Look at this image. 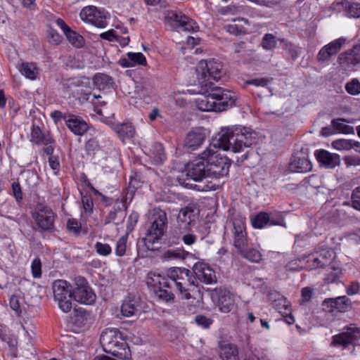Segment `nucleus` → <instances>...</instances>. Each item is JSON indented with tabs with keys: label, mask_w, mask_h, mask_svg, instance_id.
Listing matches in <instances>:
<instances>
[{
	"label": "nucleus",
	"mask_w": 360,
	"mask_h": 360,
	"mask_svg": "<svg viewBox=\"0 0 360 360\" xmlns=\"http://www.w3.org/2000/svg\"><path fill=\"white\" fill-rule=\"evenodd\" d=\"M219 138L210 146L224 150L240 153L251 148L257 142V134L252 129L241 125L222 127Z\"/></svg>",
	"instance_id": "nucleus-1"
},
{
	"label": "nucleus",
	"mask_w": 360,
	"mask_h": 360,
	"mask_svg": "<svg viewBox=\"0 0 360 360\" xmlns=\"http://www.w3.org/2000/svg\"><path fill=\"white\" fill-rule=\"evenodd\" d=\"M198 93L205 95L199 103V108L204 111L221 112L233 106L236 96L233 92L210 84L208 89L203 86Z\"/></svg>",
	"instance_id": "nucleus-2"
},
{
	"label": "nucleus",
	"mask_w": 360,
	"mask_h": 360,
	"mask_svg": "<svg viewBox=\"0 0 360 360\" xmlns=\"http://www.w3.org/2000/svg\"><path fill=\"white\" fill-rule=\"evenodd\" d=\"M100 342L106 353L120 359L131 358L129 347L117 328H105L101 335Z\"/></svg>",
	"instance_id": "nucleus-3"
},
{
	"label": "nucleus",
	"mask_w": 360,
	"mask_h": 360,
	"mask_svg": "<svg viewBox=\"0 0 360 360\" xmlns=\"http://www.w3.org/2000/svg\"><path fill=\"white\" fill-rule=\"evenodd\" d=\"M167 276L176 285L181 298L189 300L191 297V287L198 286V281H196L193 271L186 268L175 267L168 271Z\"/></svg>",
	"instance_id": "nucleus-4"
},
{
	"label": "nucleus",
	"mask_w": 360,
	"mask_h": 360,
	"mask_svg": "<svg viewBox=\"0 0 360 360\" xmlns=\"http://www.w3.org/2000/svg\"><path fill=\"white\" fill-rule=\"evenodd\" d=\"M202 155L207 156L206 162L210 177L219 179L229 174L231 162L226 157L217 154L211 146L208 147Z\"/></svg>",
	"instance_id": "nucleus-5"
},
{
	"label": "nucleus",
	"mask_w": 360,
	"mask_h": 360,
	"mask_svg": "<svg viewBox=\"0 0 360 360\" xmlns=\"http://www.w3.org/2000/svg\"><path fill=\"white\" fill-rule=\"evenodd\" d=\"M222 64L214 60L209 61L200 60L196 68L199 83L205 89H208L210 80L218 81L221 77Z\"/></svg>",
	"instance_id": "nucleus-6"
},
{
	"label": "nucleus",
	"mask_w": 360,
	"mask_h": 360,
	"mask_svg": "<svg viewBox=\"0 0 360 360\" xmlns=\"http://www.w3.org/2000/svg\"><path fill=\"white\" fill-rule=\"evenodd\" d=\"M154 220L143 238L146 248L153 250V245L164 235L167 226V217L165 211L160 209L154 210Z\"/></svg>",
	"instance_id": "nucleus-7"
},
{
	"label": "nucleus",
	"mask_w": 360,
	"mask_h": 360,
	"mask_svg": "<svg viewBox=\"0 0 360 360\" xmlns=\"http://www.w3.org/2000/svg\"><path fill=\"white\" fill-rule=\"evenodd\" d=\"M53 297L58 302L59 308L64 312L68 313L72 309L71 298L72 297V290L70 284L65 280H56L52 285Z\"/></svg>",
	"instance_id": "nucleus-8"
},
{
	"label": "nucleus",
	"mask_w": 360,
	"mask_h": 360,
	"mask_svg": "<svg viewBox=\"0 0 360 360\" xmlns=\"http://www.w3.org/2000/svg\"><path fill=\"white\" fill-rule=\"evenodd\" d=\"M75 285L72 290V297L75 301L86 305H91L95 302L96 294L84 277H76Z\"/></svg>",
	"instance_id": "nucleus-9"
},
{
	"label": "nucleus",
	"mask_w": 360,
	"mask_h": 360,
	"mask_svg": "<svg viewBox=\"0 0 360 360\" xmlns=\"http://www.w3.org/2000/svg\"><path fill=\"white\" fill-rule=\"evenodd\" d=\"M32 217L42 231H52L54 229L56 214L50 207L39 205L33 213Z\"/></svg>",
	"instance_id": "nucleus-10"
},
{
	"label": "nucleus",
	"mask_w": 360,
	"mask_h": 360,
	"mask_svg": "<svg viewBox=\"0 0 360 360\" xmlns=\"http://www.w3.org/2000/svg\"><path fill=\"white\" fill-rule=\"evenodd\" d=\"M79 15L83 21L89 22L99 28H104L108 25L107 18L109 15L94 6L82 8Z\"/></svg>",
	"instance_id": "nucleus-11"
},
{
	"label": "nucleus",
	"mask_w": 360,
	"mask_h": 360,
	"mask_svg": "<svg viewBox=\"0 0 360 360\" xmlns=\"http://www.w3.org/2000/svg\"><path fill=\"white\" fill-rule=\"evenodd\" d=\"M206 155L202 153L187 165L186 174L187 176L194 181H200L203 179L210 177L208 174Z\"/></svg>",
	"instance_id": "nucleus-12"
},
{
	"label": "nucleus",
	"mask_w": 360,
	"mask_h": 360,
	"mask_svg": "<svg viewBox=\"0 0 360 360\" xmlns=\"http://www.w3.org/2000/svg\"><path fill=\"white\" fill-rule=\"evenodd\" d=\"M197 216L196 207L188 205L180 210L177 217V226L174 229L189 231L195 223Z\"/></svg>",
	"instance_id": "nucleus-13"
},
{
	"label": "nucleus",
	"mask_w": 360,
	"mask_h": 360,
	"mask_svg": "<svg viewBox=\"0 0 360 360\" xmlns=\"http://www.w3.org/2000/svg\"><path fill=\"white\" fill-rule=\"evenodd\" d=\"M167 18L170 20L171 25L175 28L188 32L198 30L199 27L196 22L181 13L172 12L169 14Z\"/></svg>",
	"instance_id": "nucleus-14"
},
{
	"label": "nucleus",
	"mask_w": 360,
	"mask_h": 360,
	"mask_svg": "<svg viewBox=\"0 0 360 360\" xmlns=\"http://www.w3.org/2000/svg\"><path fill=\"white\" fill-rule=\"evenodd\" d=\"M360 338V329L351 325L344 328V330L333 337L332 345L347 347L353 344Z\"/></svg>",
	"instance_id": "nucleus-15"
},
{
	"label": "nucleus",
	"mask_w": 360,
	"mask_h": 360,
	"mask_svg": "<svg viewBox=\"0 0 360 360\" xmlns=\"http://www.w3.org/2000/svg\"><path fill=\"white\" fill-rule=\"evenodd\" d=\"M193 274L196 281L205 284H212L217 282V277L214 271L204 262H198L193 267Z\"/></svg>",
	"instance_id": "nucleus-16"
},
{
	"label": "nucleus",
	"mask_w": 360,
	"mask_h": 360,
	"mask_svg": "<svg viewBox=\"0 0 360 360\" xmlns=\"http://www.w3.org/2000/svg\"><path fill=\"white\" fill-rule=\"evenodd\" d=\"M345 41V38L340 37L325 45L318 53L317 60L321 63L329 61L332 56L341 50Z\"/></svg>",
	"instance_id": "nucleus-17"
},
{
	"label": "nucleus",
	"mask_w": 360,
	"mask_h": 360,
	"mask_svg": "<svg viewBox=\"0 0 360 360\" xmlns=\"http://www.w3.org/2000/svg\"><path fill=\"white\" fill-rule=\"evenodd\" d=\"M339 63L345 69H350L360 63V44L339 55Z\"/></svg>",
	"instance_id": "nucleus-18"
},
{
	"label": "nucleus",
	"mask_w": 360,
	"mask_h": 360,
	"mask_svg": "<svg viewBox=\"0 0 360 360\" xmlns=\"http://www.w3.org/2000/svg\"><path fill=\"white\" fill-rule=\"evenodd\" d=\"M334 257V252L332 250H323L321 252L316 255H311L307 263V268L310 269H316L318 268H323L329 265Z\"/></svg>",
	"instance_id": "nucleus-19"
},
{
	"label": "nucleus",
	"mask_w": 360,
	"mask_h": 360,
	"mask_svg": "<svg viewBox=\"0 0 360 360\" xmlns=\"http://www.w3.org/2000/svg\"><path fill=\"white\" fill-rule=\"evenodd\" d=\"M233 225V245L237 249L238 252L243 248L247 247L248 240L245 224L240 220H235Z\"/></svg>",
	"instance_id": "nucleus-20"
},
{
	"label": "nucleus",
	"mask_w": 360,
	"mask_h": 360,
	"mask_svg": "<svg viewBox=\"0 0 360 360\" xmlns=\"http://www.w3.org/2000/svg\"><path fill=\"white\" fill-rule=\"evenodd\" d=\"M146 283L149 288H152L153 290H166L172 288L173 285L168 276L165 277L153 273H149L147 275Z\"/></svg>",
	"instance_id": "nucleus-21"
},
{
	"label": "nucleus",
	"mask_w": 360,
	"mask_h": 360,
	"mask_svg": "<svg viewBox=\"0 0 360 360\" xmlns=\"http://www.w3.org/2000/svg\"><path fill=\"white\" fill-rule=\"evenodd\" d=\"M206 136L200 129L189 131L184 140V147L193 151L198 149L205 141Z\"/></svg>",
	"instance_id": "nucleus-22"
},
{
	"label": "nucleus",
	"mask_w": 360,
	"mask_h": 360,
	"mask_svg": "<svg viewBox=\"0 0 360 360\" xmlns=\"http://www.w3.org/2000/svg\"><path fill=\"white\" fill-rule=\"evenodd\" d=\"M67 127L75 135H82L89 129L88 124L81 117L75 115H69L65 118Z\"/></svg>",
	"instance_id": "nucleus-23"
},
{
	"label": "nucleus",
	"mask_w": 360,
	"mask_h": 360,
	"mask_svg": "<svg viewBox=\"0 0 360 360\" xmlns=\"http://www.w3.org/2000/svg\"><path fill=\"white\" fill-rule=\"evenodd\" d=\"M315 156L319 162L328 168H334L340 162V158L338 155L330 153L323 149L316 150Z\"/></svg>",
	"instance_id": "nucleus-24"
},
{
	"label": "nucleus",
	"mask_w": 360,
	"mask_h": 360,
	"mask_svg": "<svg viewBox=\"0 0 360 360\" xmlns=\"http://www.w3.org/2000/svg\"><path fill=\"white\" fill-rule=\"evenodd\" d=\"M350 300L347 296H340L335 298L326 299L323 306L329 308L330 311L334 309L338 311H345L350 306Z\"/></svg>",
	"instance_id": "nucleus-25"
},
{
	"label": "nucleus",
	"mask_w": 360,
	"mask_h": 360,
	"mask_svg": "<svg viewBox=\"0 0 360 360\" xmlns=\"http://www.w3.org/2000/svg\"><path fill=\"white\" fill-rule=\"evenodd\" d=\"M217 306L221 312H230L235 307V300L233 294L226 290L220 291Z\"/></svg>",
	"instance_id": "nucleus-26"
},
{
	"label": "nucleus",
	"mask_w": 360,
	"mask_h": 360,
	"mask_svg": "<svg viewBox=\"0 0 360 360\" xmlns=\"http://www.w3.org/2000/svg\"><path fill=\"white\" fill-rule=\"evenodd\" d=\"M312 168L311 162L307 158L293 157L289 164V169L292 172L304 173Z\"/></svg>",
	"instance_id": "nucleus-27"
},
{
	"label": "nucleus",
	"mask_w": 360,
	"mask_h": 360,
	"mask_svg": "<svg viewBox=\"0 0 360 360\" xmlns=\"http://www.w3.org/2000/svg\"><path fill=\"white\" fill-rule=\"evenodd\" d=\"M220 356L222 360H240L237 346L231 343L221 345Z\"/></svg>",
	"instance_id": "nucleus-28"
},
{
	"label": "nucleus",
	"mask_w": 360,
	"mask_h": 360,
	"mask_svg": "<svg viewBox=\"0 0 360 360\" xmlns=\"http://www.w3.org/2000/svg\"><path fill=\"white\" fill-rule=\"evenodd\" d=\"M141 312L139 307L138 301L135 300H126L121 307V313L122 316L131 317L136 316Z\"/></svg>",
	"instance_id": "nucleus-29"
},
{
	"label": "nucleus",
	"mask_w": 360,
	"mask_h": 360,
	"mask_svg": "<svg viewBox=\"0 0 360 360\" xmlns=\"http://www.w3.org/2000/svg\"><path fill=\"white\" fill-rule=\"evenodd\" d=\"M337 5L342 7L347 16L354 18H360V4L344 1L338 2Z\"/></svg>",
	"instance_id": "nucleus-30"
},
{
	"label": "nucleus",
	"mask_w": 360,
	"mask_h": 360,
	"mask_svg": "<svg viewBox=\"0 0 360 360\" xmlns=\"http://www.w3.org/2000/svg\"><path fill=\"white\" fill-rule=\"evenodd\" d=\"M188 231H184V229H174L173 233L176 240H173V243H177L180 238L182 240L186 245H192L197 240V236L193 233H188Z\"/></svg>",
	"instance_id": "nucleus-31"
},
{
	"label": "nucleus",
	"mask_w": 360,
	"mask_h": 360,
	"mask_svg": "<svg viewBox=\"0 0 360 360\" xmlns=\"http://www.w3.org/2000/svg\"><path fill=\"white\" fill-rule=\"evenodd\" d=\"M118 136L122 139H131L135 134V129L131 123L118 124L114 127Z\"/></svg>",
	"instance_id": "nucleus-32"
},
{
	"label": "nucleus",
	"mask_w": 360,
	"mask_h": 360,
	"mask_svg": "<svg viewBox=\"0 0 360 360\" xmlns=\"http://www.w3.org/2000/svg\"><path fill=\"white\" fill-rule=\"evenodd\" d=\"M19 70L22 75L30 79H35L39 75V70L32 63H22L19 66Z\"/></svg>",
	"instance_id": "nucleus-33"
},
{
	"label": "nucleus",
	"mask_w": 360,
	"mask_h": 360,
	"mask_svg": "<svg viewBox=\"0 0 360 360\" xmlns=\"http://www.w3.org/2000/svg\"><path fill=\"white\" fill-rule=\"evenodd\" d=\"M94 86L99 90H104L112 83V78L104 73H96L93 78Z\"/></svg>",
	"instance_id": "nucleus-34"
},
{
	"label": "nucleus",
	"mask_w": 360,
	"mask_h": 360,
	"mask_svg": "<svg viewBox=\"0 0 360 360\" xmlns=\"http://www.w3.org/2000/svg\"><path fill=\"white\" fill-rule=\"evenodd\" d=\"M238 253L251 262L258 263L262 260V254L259 250L254 248L248 249L245 247L240 250Z\"/></svg>",
	"instance_id": "nucleus-35"
},
{
	"label": "nucleus",
	"mask_w": 360,
	"mask_h": 360,
	"mask_svg": "<svg viewBox=\"0 0 360 360\" xmlns=\"http://www.w3.org/2000/svg\"><path fill=\"white\" fill-rule=\"evenodd\" d=\"M343 122H348L345 119L337 118L331 121V124L334 127L335 132L338 131L343 134H352L354 129L352 126L344 124Z\"/></svg>",
	"instance_id": "nucleus-36"
},
{
	"label": "nucleus",
	"mask_w": 360,
	"mask_h": 360,
	"mask_svg": "<svg viewBox=\"0 0 360 360\" xmlns=\"http://www.w3.org/2000/svg\"><path fill=\"white\" fill-rule=\"evenodd\" d=\"M278 41L283 44V49L292 59L294 60L298 57L300 53V49L298 46L284 39H278Z\"/></svg>",
	"instance_id": "nucleus-37"
},
{
	"label": "nucleus",
	"mask_w": 360,
	"mask_h": 360,
	"mask_svg": "<svg viewBox=\"0 0 360 360\" xmlns=\"http://www.w3.org/2000/svg\"><path fill=\"white\" fill-rule=\"evenodd\" d=\"M151 153L153 162L156 165L162 164L166 158L165 149L160 143H156L153 146Z\"/></svg>",
	"instance_id": "nucleus-38"
},
{
	"label": "nucleus",
	"mask_w": 360,
	"mask_h": 360,
	"mask_svg": "<svg viewBox=\"0 0 360 360\" xmlns=\"http://www.w3.org/2000/svg\"><path fill=\"white\" fill-rule=\"evenodd\" d=\"M252 223V226L257 229H262L266 225H269V214L265 212H259L254 217Z\"/></svg>",
	"instance_id": "nucleus-39"
},
{
	"label": "nucleus",
	"mask_w": 360,
	"mask_h": 360,
	"mask_svg": "<svg viewBox=\"0 0 360 360\" xmlns=\"http://www.w3.org/2000/svg\"><path fill=\"white\" fill-rule=\"evenodd\" d=\"M190 253L184 250H169L164 253V257L169 259H185Z\"/></svg>",
	"instance_id": "nucleus-40"
},
{
	"label": "nucleus",
	"mask_w": 360,
	"mask_h": 360,
	"mask_svg": "<svg viewBox=\"0 0 360 360\" xmlns=\"http://www.w3.org/2000/svg\"><path fill=\"white\" fill-rule=\"evenodd\" d=\"M65 36L69 42L74 46L80 48L83 46L84 41V38L76 32L70 30L65 33Z\"/></svg>",
	"instance_id": "nucleus-41"
},
{
	"label": "nucleus",
	"mask_w": 360,
	"mask_h": 360,
	"mask_svg": "<svg viewBox=\"0 0 360 360\" xmlns=\"http://www.w3.org/2000/svg\"><path fill=\"white\" fill-rule=\"evenodd\" d=\"M156 296L161 300L169 302H174V295L172 292V288L166 290H153Z\"/></svg>",
	"instance_id": "nucleus-42"
},
{
	"label": "nucleus",
	"mask_w": 360,
	"mask_h": 360,
	"mask_svg": "<svg viewBox=\"0 0 360 360\" xmlns=\"http://www.w3.org/2000/svg\"><path fill=\"white\" fill-rule=\"evenodd\" d=\"M128 58L133 63V66L136 65H146V57L142 53L129 52L127 54Z\"/></svg>",
	"instance_id": "nucleus-43"
},
{
	"label": "nucleus",
	"mask_w": 360,
	"mask_h": 360,
	"mask_svg": "<svg viewBox=\"0 0 360 360\" xmlns=\"http://www.w3.org/2000/svg\"><path fill=\"white\" fill-rule=\"evenodd\" d=\"M354 140L337 139L333 141L332 146L337 150H349L353 148Z\"/></svg>",
	"instance_id": "nucleus-44"
},
{
	"label": "nucleus",
	"mask_w": 360,
	"mask_h": 360,
	"mask_svg": "<svg viewBox=\"0 0 360 360\" xmlns=\"http://www.w3.org/2000/svg\"><path fill=\"white\" fill-rule=\"evenodd\" d=\"M276 37L272 34H266L262 39V47L266 50H272L276 45Z\"/></svg>",
	"instance_id": "nucleus-45"
},
{
	"label": "nucleus",
	"mask_w": 360,
	"mask_h": 360,
	"mask_svg": "<svg viewBox=\"0 0 360 360\" xmlns=\"http://www.w3.org/2000/svg\"><path fill=\"white\" fill-rule=\"evenodd\" d=\"M269 225L285 226V223L282 214L280 212L270 213Z\"/></svg>",
	"instance_id": "nucleus-46"
},
{
	"label": "nucleus",
	"mask_w": 360,
	"mask_h": 360,
	"mask_svg": "<svg viewBox=\"0 0 360 360\" xmlns=\"http://www.w3.org/2000/svg\"><path fill=\"white\" fill-rule=\"evenodd\" d=\"M127 248V237L122 236L117 241L115 253L118 257L125 255Z\"/></svg>",
	"instance_id": "nucleus-47"
},
{
	"label": "nucleus",
	"mask_w": 360,
	"mask_h": 360,
	"mask_svg": "<svg viewBox=\"0 0 360 360\" xmlns=\"http://www.w3.org/2000/svg\"><path fill=\"white\" fill-rule=\"evenodd\" d=\"M345 89L349 94H359L360 93V83L357 79H352L346 84Z\"/></svg>",
	"instance_id": "nucleus-48"
},
{
	"label": "nucleus",
	"mask_w": 360,
	"mask_h": 360,
	"mask_svg": "<svg viewBox=\"0 0 360 360\" xmlns=\"http://www.w3.org/2000/svg\"><path fill=\"white\" fill-rule=\"evenodd\" d=\"M95 249L96 252L102 256H107L112 252L111 247L108 244L100 242H97L95 244Z\"/></svg>",
	"instance_id": "nucleus-49"
},
{
	"label": "nucleus",
	"mask_w": 360,
	"mask_h": 360,
	"mask_svg": "<svg viewBox=\"0 0 360 360\" xmlns=\"http://www.w3.org/2000/svg\"><path fill=\"white\" fill-rule=\"evenodd\" d=\"M185 186H189V188H194L200 191H215L218 187L217 185L212 183H208L204 186H200L196 184L193 185L187 183L186 184Z\"/></svg>",
	"instance_id": "nucleus-50"
},
{
	"label": "nucleus",
	"mask_w": 360,
	"mask_h": 360,
	"mask_svg": "<svg viewBox=\"0 0 360 360\" xmlns=\"http://www.w3.org/2000/svg\"><path fill=\"white\" fill-rule=\"evenodd\" d=\"M352 205L355 210L360 211V186L352 191Z\"/></svg>",
	"instance_id": "nucleus-51"
},
{
	"label": "nucleus",
	"mask_w": 360,
	"mask_h": 360,
	"mask_svg": "<svg viewBox=\"0 0 360 360\" xmlns=\"http://www.w3.org/2000/svg\"><path fill=\"white\" fill-rule=\"evenodd\" d=\"M32 274L34 278H40L41 276V263L39 259H34L31 265Z\"/></svg>",
	"instance_id": "nucleus-52"
},
{
	"label": "nucleus",
	"mask_w": 360,
	"mask_h": 360,
	"mask_svg": "<svg viewBox=\"0 0 360 360\" xmlns=\"http://www.w3.org/2000/svg\"><path fill=\"white\" fill-rule=\"evenodd\" d=\"M331 269L332 271L329 273L326 277V280L328 283L336 282L342 274V270L339 267L333 266Z\"/></svg>",
	"instance_id": "nucleus-53"
},
{
	"label": "nucleus",
	"mask_w": 360,
	"mask_h": 360,
	"mask_svg": "<svg viewBox=\"0 0 360 360\" xmlns=\"http://www.w3.org/2000/svg\"><path fill=\"white\" fill-rule=\"evenodd\" d=\"M67 228L70 232L78 233L82 228L81 224L75 219H70L68 221Z\"/></svg>",
	"instance_id": "nucleus-54"
},
{
	"label": "nucleus",
	"mask_w": 360,
	"mask_h": 360,
	"mask_svg": "<svg viewBox=\"0 0 360 360\" xmlns=\"http://www.w3.org/2000/svg\"><path fill=\"white\" fill-rule=\"evenodd\" d=\"M343 160L347 167L351 166H360V156L349 155L345 157Z\"/></svg>",
	"instance_id": "nucleus-55"
},
{
	"label": "nucleus",
	"mask_w": 360,
	"mask_h": 360,
	"mask_svg": "<svg viewBox=\"0 0 360 360\" xmlns=\"http://www.w3.org/2000/svg\"><path fill=\"white\" fill-rule=\"evenodd\" d=\"M99 148L98 142L95 139H90L85 145L86 150L88 153H94Z\"/></svg>",
	"instance_id": "nucleus-56"
},
{
	"label": "nucleus",
	"mask_w": 360,
	"mask_h": 360,
	"mask_svg": "<svg viewBox=\"0 0 360 360\" xmlns=\"http://www.w3.org/2000/svg\"><path fill=\"white\" fill-rule=\"evenodd\" d=\"M195 322L198 325L207 328L212 323V320L202 315L195 316Z\"/></svg>",
	"instance_id": "nucleus-57"
},
{
	"label": "nucleus",
	"mask_w": 360,
	"mask_h": 360,
	"mask_svg": "<svg viewBox=\"0 0 360 360\" xmlns=\"http://www.w3.org/2000/svg\"><path fill=\"white\" fill-rule=\"evenodd\" d=\"M271 79L268 78H258L253 79L250 80H247L245 84H252L256 86H266L269 82Z\"/></svg>",
	"instance_id": "nucleus-58"
},
{
	"label": "nucleus",
	"mask_w": 360,
	"mask_h": 360,
	"mask_svg": "<svg viewBox=\"0 0 360 360\" xmlns=\"http://www.w3.org/2000/svg\"><path fill=\"white\" fill-rule=\"evenodd\" d=\"M44 134L41 131L39 127L34 126L31 131L32 141L35 143L39 144V140Z\"/></svg>",
	"instance_id": "nucleus-59"
},
{
	"label": "nucleus",
	"mask_w": 360,
	"mask_h": 360,
	"mask_svg": "<svg viewBox=\"0 0 360 360\" xmlns=\"http://www.w3.org/2000/svg\"><path fill=\"white\" fill-rule=\"evenodd\" d=\"M300 262H301L300 259H294V260L289 262L285 265L286 271H294L301 270L302 269V266H300Z\"/></svg>",
	"instance_id": "nucleus-60"
},
{
	"label": "nucleus",
	"mask_w": 360,
	"mask_h": 360,
	"mask_svg": "<svg viewBox=\"0 0 360 360\" xmlns=\"http://www.w3.org/2000/svg\"><path fill=\"white\" fill-rule=\"evenodd\" d=\"M63 40V37L56 31L51 30L49 34V41L54 44H60Z\"/></svg>",
	"instance_id": "nucleus-61"
},
{
	"label": "nucleus",
	"mask_w": 360,
	"mask_h": 360,
	"mask_svg": "<svg viewBox=\"0 0 360 360\" xmlns=\"http://www.w3.org/2000/svg\"><path fill=\"white\" fill-rule=\"evenodd\" d=\"M226 30L228 32L233 35H239L243 32V27L236 24H229L226 25Z\"/></svg>",
	"instance_id": "nucleus-62"
},
{
	"label": "nucleus",
	"mask_w": 360,
	"mask_h": 360,
	"mask_svg": "<svg viewBox=\"0 0 360 360\" xmlns=\"http://www.w3.org/2000/svg\"><path fill=\"white\" fill-rule=\"evenodd\" d=\"M76 321L81 322L83 323L84 319H86V316H89V313L84 309H75Z\"/></svg>",
	"instance_id": "nucleus-63"
},
{
	"label": "nucleus",
	"mask_w": 360,
	"mask_h": 360,
	"mask_svg": "<svg viewBox=\"0 0 360 360\" xmlns=\"http://www.w3.org/2000/svg\"><path fill=\"white\" fill-rule=\"evenodd\" d=\"M82 201L83 207H84L85 212H91L93 210V206H94L92 200L89 197L84 196V197H82Z\"/></svg>",
	"instance_id": "nucleus-64"
}]
</instances>
